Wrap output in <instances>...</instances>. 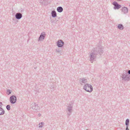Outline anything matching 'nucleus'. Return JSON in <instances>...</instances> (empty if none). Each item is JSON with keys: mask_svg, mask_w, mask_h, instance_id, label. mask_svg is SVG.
Wrapping results in <instances>:
<instances>
[{"mask_svg": "<svg viewBox=\"0 0 130 130\" xmlns=\"http://www.w3.org/2000/svg\"><path fill=\"white\" fill-rule=\"evenodd\" d=\"M103 46L100 45L91 50L89 56V60L91 63H93V61L95 60L97 55L99 54L101 55L102 54L103 52Z\"/></svg>", "mask_w": 130, "mask_h": 130, "instance_id": "obj_1", "label": "nucleus"}, {"mask_svg": "<svg viewBox=\"0 0 130 130\" xmlns=\"http://www.w3.org/2000/svg\"><path fill=\"white\" fill-rule=\"evenodd\" d=\"M73 103L72 102H71L69 104L67 105V110L68 112L67 113L68 117L70 116L71 114L73 111Z\"/></svg>", "mask_w": 130, "mask_h": 130, "instance_id": "obj_2", "label": "nucleus"}, {"mask_svg": "<svg viewBox=\"0 0 130 130\" xmlns=\"http://www.w3.org/2000/svg\"><path fill=\"white\" fill-rule=\"evenodd\" d=\"M121 77L122 80L125 81H128L130 80L129 76L128 75V73L125 71L122 74Z\"/></svg>", "mask_w": 130, "mask_h": 130, "instance_id": "obj_3", "label": "nucleus"}, {"mask_svg": "<svg viewBox=\"0 0 130 130\" xmlns=\"http://www.w3.org/2000/svg\"><path fill=\"white\" fill-rule=\"evenodd\" d=\"M83 89L86 91L90 92H92L93 90L92 85L89 84H85Z\"/></svg>", "mask_w": 130, "mask_h": 130, "instance_id": "obj_4", "label": "nucleus"}, {"mask_svg": "<svg viewBox=\"0 0 130 130\" xmlns=\"http://www.w3.org/2000/svg\"><path fill=\"white\" fill-rule=\"evenodd\" d=\"M30 108H31L34 111H36L39 109V107L37 104L35 103H33L31 105Z\"/></svg>", "mask_w": 130, "mask_h": 130, "instance_id": "obj_5", "label": "nucleus"}, {"mask_svg": "<svg viewBox=\"0 0 130 130\" xmlns=\"http://www.w3.org/2000/svg\"><path fill=\"white\" fill-rule=\"evenodd\" d=\"M17 99L16 96L15 95H13L10 97L9 100L11 104H14L16 103Z\"/></svg>", "mask_w": 130, "mask_h": 130, "instance_id": "obj_6", "label": "nucleus"}, {"mask_svg": "<svg viewBox=\"0 0 130 130\" xmlns=\"http://www.w3.org/2000/svg\"><path fill=\"white\" fill-rule=\"evenodd\" d=\"M112 4L114 6L113 8L114 9H118L121 7V5L119 4L116 2L114 1Z\"/></svg>", "mask_w": 130, "mask_h": 130, "instance_id": "obj_7", "label": "nucleus"}, {"mask_svg": "<svg viewBox=\"0 0 130 130\" xmlns=\"http://www.w3.org/2000/svg\"><path fill=\"white\" fill-rule=\"evenodd\" d=\"M45 36L46 34L45 32H43L41 34L40 37L39 38L38 41H39L43 40L45 38Z\"/></svg>", "mask_w": 130, "mask_h": 130, "instance_id": "obj_8", "label": "nucleus"}, {"mask_svg": "<svg viewBox=\"0 0 130 130\" xmlns=\"http://www.w3.org/2000/svg\"><path fill=\"white\" fill-rule=\"evenodd\" d=\"M64 44V42L62 40H60L57 42V45L58 47H62Z\"/></svg>", "mask_w": 130, "mask_h": 130, "instance_id": "obj_9", "label": "nucleus"}, {"mask_svg": "<svg viewBox=\"0 0 130 130\" xmlns=\"http://www.w3.org/2000/svg\"><path fill=\"white\" fill-rule=\"evenodd\" d=\"M22 17V14L20 13H17L15 15V18L17 20L20 19Z\"/></svg>", "mask_w": 130, "mask_h": 130, "instance_id": "obj_10", "label": "nucleus"}, {"mask_svg": "<svg viewBox=\"0 0 130 130\" xmlns=\"http://www.w3.org/2000/svg\"><path fill=\"white\" fill-rule=\"evenodd\" d=\"M51 0H46L44 1L42 6L47 5L51 3Z\"/></svg>", "mask_w": 130, "mask_h": 130, "instance_id": "obj_11", "label": "nucleus"}, {"mask_svg": "<svg viewBox=\"0 0 130 130\" xmlns=\"http://www.w3.org/2000/svg\"><path fill=\"white\" fill-rule=\"evenodd\" d=\"M122 12L124 13H126L128 12V8L126 7H124L122 8Z\"/></svg>", "mask_w": 130, "mask_h": 130, "instance_id": "obj_12", "label": "nucleus"}, {"mask_svg": "<svg viewBox=\"0 0 130 130\" xmlns=\"http://www.w3.org/2000/svg\"><path fill=\"white\" fill-rule=\"evenodd\" d=\"M80 84L82 85H83V83L85 84L87 82V80L85 79V78H83L82 79H80Z\"/></svg>", "mask_w": 130, "mask_h": 130, "instance_id": "obj_13", "label": "nucleus"}, {"mask_svg": "<svg viewBox=\"0 0 130 130\" xmlns=\"http://www.w3.org/2000/svg\"><path fill=\"white\" fill-rule=\"evenodd\" d=\"M129 120L127 119L126 120L125 124L126 125V130H129L128 128L129 124Z\"/></svg>", "mask_w": 130, "mask_h": 130, "instance_id": "obj_14", "label": "nucleus"}, {"mask_svg": "<svg viewBox=\"0 0 130 130\" xmlns=\"http://www.w3.org/2000/svg\"><path fill=\"white\" fill-rule=\"evenodd\" d=\"M51 15L52 17L55 18L57 16V13L55 10H53L52 11Z\"/></svg>", "mask_w": 130, "mask_h": 130, "instance_id": "obj_15", "label": "nucleus"}, {"mask_svg": "<svg viewBox=\"0 0 130 130\" xmlns=\"http://www.w3.org/2000/svg\"><path fill=\"white\" fill-rule=\"evenodd\" d=\"M63 8L61 6L58 7L57 8V10L58 12L60 13L62 12L63 11Z\"/></svg>", "mask_w": 130, "mask_h": 130, "instance_id": "obj_16", "label": "nucleus"}, {"mask_svg": "<svg viewBox=\"0 0 130 130\" xmlns=\"http://www.w3.org/2000/svg\"><path fill=\"white\" fill-rule=\"evenodd\" d=\"M5 111L2 108L0 107V115H3L4 114Z\"/></svg>", "mask_w": 130, "mask_h": 130, "instance_id": "obj_17", "label": "nucleus"}, {"mask_svg": "<svg viewBox=\"0 0 130 130\" xmlns=\"http://www.w3.org/2000/svg\"><path fill=\"white\" fill-rule=\"evenodd\" d=\"M117 27L120 30H123L124 29V27L122 24H119Z\"/></svg>", "mask_w": 130, "mask_h": 130, "instance_id": "obj_18", "label": "nucleus"}, {"mask_svg": "<svg viewBox=\"0 0 130 130\" xmlns=\"http://www.w3.org/2000/svg\"><path fill=\"white\" fill-rule=\"evenodd\" d=\"M24 11V9L21 8L19 10V13H22V14L23 13Z\"/></svg>", "mask_w": 130, "mask_h": 130, "instance_id": "obj_19", "label": "nucleus"}, {"mask_svg": "<svg viewBox=\"0 0 130 130\" xmlns=\"http://www.w3.org/2000/svg\"><path fill=\"white\" fill-rule=\"evenodd\" d=\"M12 91L9 89H7L6 91V93L8 95H9L11 94L12 92Z\"/></svg>", "mask_w": 130, "mask_h": 130, "instance_id": "obj_20", "label": "nucleus"}, {"mask_svg": "<svg viewBox=\"0 0 130 130\" xmlns=\"http://www.w3.org/2000/svg\"><path fill=\"white\" fill-rule=\"evenodd\" d=\"M44 124V123L43 122H41L39 124V128H41L43 127V125Z\"/></svg>", "mask_w": 130, "mask_h": 130, "instance_id": "obj_21", "label": "nucleus"}, {"mask_svg": "<svg viewBox=\"0 0 130 130\" xmlns=\"http://www.w3.org/2000/svg\"><path fill=\"white\" fill-rule=\"evenodd\" d=\"M6 108L8 110H9L10 109V106L9 105H8L6 106Z\"/></svg>", "mask_w": 130, "mask_h": 130, "instance_id": "obj_22", "label": "nucleus"}, {"mask_svg": "<svg viewBox=\"0 0 130 130\" xmlns=\"http://www.w3.org/2000/svg\"><path fill=\"white\" fill-rule=\"evenodd\" d=\"M44 1L43 0H40L39 2L40 3L41 5L42 6L43 5Z\"/></svg>", "mask_w": 130, "mask_h": 130, "instance_id": "obj_23", "label": "nucleus"}, {"mask_svg": "<svg viewBox=\"0 0 130 130\" xmlns=\"http://www.w3.org/2000/svg\"><path fill=\"white\" fill-rule=\"evenodd\" d=\"M56 51L57 52H58V53H60L61 52V51L60 50H59V49L57 50L56 49Z\"/></svg>", "mask_w": 130, "mask_h": 130, "instance_id": "obj_24", "label": "nucleus"}, {"mask_svg": "<svg viewBox=\"0 0 130 130\" xmlns=\"http://www.w3.org/2000/svg\"><path fill=\"white\" fill-rule=\"evenodd\" d=\"M3 105V104L2 102H0V107L2 108Z\"/></svg>", "mask_w": 130, "mask_h": 130, "instance_id": "obj_25", "label": "nucleus"}, {"mask_svg": "<svg viewBox=\"0 0 130 130\" xmlns=\"http://www.w3.org/2000/svg\"><path fill=\"white\" fill-rule=\"evenodd\" d=\"M51 22L52 23H55V21H54V20L53 21V20H51Z\"/></svg>", "mask_w": 130, "mask_h": 130, "instance_id": "obj_26", "label": "nucleus"}, {"mask_svg": "<svg viewBox=\"0 0 130 130\" xmlns=\"http://www.w3.org/2000/svg\"><path fill=\"white\" fill-rule=\"evenodd\" d=\"M127 73H128V74L130 75V70H128V71Z\"/></svg>", "mask_w": 130, "mask_h": 130, "instance_id": "obj_27", "label": "nucleus"}, {"mask_svg": "<svg viewBox=\"0 0 130 130\" xmlns=\"http://www.w3.org/2000/svg\"><path fill=\"white\" fill-rule=\"evenodd\" d=\"M54 87H53V86H51V89H52L51 90L52 91L53 90V89H54Z\"/></svg>", "mask_w": 130, "mask_h": 130, "instance_id": "obj_28", "label": "nucleus"}, {"mask_svg": "<svg viewBox=\"0 0 130 130\" xmlns=\"http://www.w3.org/2000/svg\"><path fill=\"white\" fill-rule=\"evenodd\" d=\"M38 116L39 117H40L41 116V114L40 113H39L38 115Z\"/></svg>", "mask_w": 130, "mask_h": 130, "instance_id": "obj_29", "label": "nucleus"}, {"mask_svg": "<svg viewBox=\"0 0 130 130\" xmlns=\"http://www.w3.org/2000/svg\"><path fill=\"white\" fill-rule=\"evenodd\" d=\"M36 68H34L36 69Z\"/></svg>", "mask_w": 130, "mask_h": 130, "instance_id": "obj_30", "label": "nucleus"}, {"mask_svg": "<svg viewBox=\"0 0 130 130\" xmlns=\"http://www.w3.org/2000/svg\"><path fill=\"white\" fill-rule=\"evenodd\" d=\"M129 6L130 7V5H129Z\"/></svg>", "mask_w": 130, "mask_h": 130, "instance_id": "obj_31", "label": "nucleus"}, {"mask_svg": "<svg viewBox=\"0 0 130 130\" xmlns=\"http://www.w3.org/2000/svg\"><path fill=\"white\" fill-rule=\"evenodd\" d=\"M86 130H88V129H87Z\"/></svg>", "mask_w": 130, "mask_h": 130, "instance_id": "obj_32", "label": "nucleus"}]
</instances>
